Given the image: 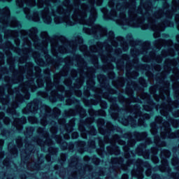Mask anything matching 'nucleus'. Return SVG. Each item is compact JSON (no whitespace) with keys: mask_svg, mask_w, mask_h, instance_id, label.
<instances>
[{"mask_svg":"<svg viewBox=\"0 0 179 179\" xmlns=\"http://www.w3.org/2000/svg\"><path fill=\"white\" fill-rule=\"evenodd\" d=\"M73 138H78V133H73Z\"/></svg>","mask_w":179,"mask_h":179,"instance_id":"obj_1","label":"nucleus"}]
</instances>
